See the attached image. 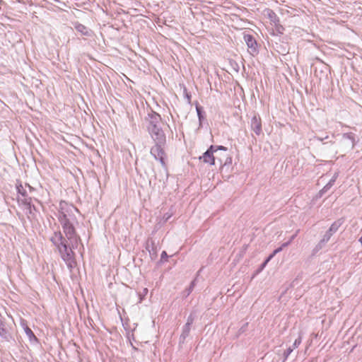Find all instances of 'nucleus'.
<instances>
[{
	"mask_svg": "<svg viewBox=\"0 0 362 362\" xmlns=\"http://www.w3.org/2000/svg\"><path fill=\"white\" fill-rule=\"evenodd\" d=\"M78 210L73 205L66 202L59 203L58 219L62 225L65 237L61 231H55L50 238V241L54 245L69 269L76 265L74 250L77 248L81 242L80 236L76 233L75 226L78 224L75 216Z\"/></svg>",
	"mask_w": 362,
	"mask_h": 362,
	"instance_id": "f257e3e1",
	"label": "nucleus"
},
{
	"mask_svg": "<svg viewBox=\"0 0 362 362\" xmlns=\"http://www.w3.org/2000/svg\"><path fill=\"white\" fill-rule=\"evenodd\" d=\"M161 119V116L154 111L148 113L146 117L148 122L147 130L153 141H158L159 143H162L166 139V136L160 125Z\"/></svg>",
	"mask_w": 362,
	"mask_h": 362,
	"instance_id": "f03ea898",
	"label": "nucleus"
},
{
	"mask_svg": "<svg viewBox=\"0 0 362 362\" xmlns=\"http://www.w3.org/2000/svg\"><path fill=\"white\" fill-rule=\"evenodd\" d=\"M16 190L18 194V202L23 204L29 213H31L32 208L35 209V206L32 204V199L28 196L21 182H17Z\"/></svg>",
	"mask_w": 362,
	"mask_h": 362,
	"instance_id": "7ed1b4c3",
	"label": "nucleus"
},
{
	"mask_svg": "<svg viewBox=\"0 0 362 362\" xmlns=\"http://www.w3.org/2000/svg\"><path fill=\"white\" fill-rule=\"evenodd\" d=\"M154 143L155 145L151 148V154L156 160H158L162 165H165V153L164 151V146L166 144V139H165L162 143H159L158 141H154Z\"/></svg>",
	"mask_w": 362,
	"mask_h": 362,
	"instance_id": "20e7f679",
	"label": "nucleus"
},
{
	"mask_svg": "<svg viewBox=\"0 0 362 362\" xmlns=\"http://www.w3.org/2000/svg\"><path fill=\"white\" fill-rule=\"evenodd\" d=\"M344 221L342 219H338L335 221L326 231L325 234L322 237V242H328L331 237L337 233L339 227L343 224Z\"/></svg>",
	"mask_w": 362,
	"mask_h": 362,
	"instance_id": "39448f33",
	"label": "nucleus"
},
{
	"mask_svg": "<svg viewBox=\"0 0 362 362\" xmlns=\"http://www.w3.org/2000/svg\"><path fill=\"white\" fill-rule=\"evenodd\" d=\"M214 145H211L203 155L199 157V160H202L204 163H207L211 165H215V160L218 158V157L214 155Z\"/></svg>",
	"mask_w": 362,
	"mask_h": 362,
	"instance_id": "423d86ee",
	"label": "nucleus"
},
{
	"mask_svg": "<svg viewBox=\"0 0 362 362\" xmlns=\"http://www.w3.org/2000/svg\"><path fill=\"white\" fill-rule=\"evenodd\" d=\"M244 40L248 47V51L252 55L258 53L257 43L255 37L250 34L244 35Z\"/></svg>",
	"mask_w": 362,
	"mask_h": 362,
	"instance_id": "0eeeda50",
	"label": "nucleus"
},
{
	"mask_svg": "<svg viewBox=\"0 0 362 362\" xmlns=\"http://www.w3.org/2000/svg\"><path fill=\"white\" fill-rule=\"evenodd\" d=\"M250 127L252 130L257 134L259 135L262 133V120L258 115H254L251 119Z\"/></svg>",
	"mask_w": 362,
	"mask_h": 362,
	"instance_id": "6e6552de",
	"label": "nucleus"
},
{
	"mask_svg": "<svg viewBox=\"0 0 362 362\" xmlns=\"http://www.w3.org/2000/svg\"><path fill=\"white\" fill-rule=\"evenodd\" d=\"M342 144L346 145L350 149H353L356 146V135L352 132L344 133L342 134Z\"/></svg>",
	"mask_w": 362,
	"mask_h": 362,
	"instance_id": "1a4fd4ad",
	"label": "nucleus"
},
{
	"mask_svg": "<svg viewBox=\"0 0 362 362\" xmlns=\"http://www.w3.org/2000/svg\"><path fill=\"white\" fill-rule=\"evenodd\" d=\"M72 25H74V28L76 30L77 32L80 33L82 35L86 36V37H92L93 35V32L92 30L86 27V25L80 23L78 21L72 23Z\"/></svg>",
	"mask_w": 362,
	"mask_h": 362,
	"instance_id": "9d476101",
	"label": "nucleus"
},
{
	"mask_svg": "<svg viewBox=\"0 0 362 362\" xmlns=\"http://www.w3.org/2000/svg\"><path fill=\"white\" fill-rule=\"evenodd\" d=\"M146 250L149 252L151 259L157 256V248L154 240L148 238L146 243Z\"/></svg>",
	"mask_w": 362,
	"mask_h": 362,
	"instance_id": "9b49d317",
	"label": "nucleus"
},
{
	"mask_svg": "<svg viewBox=\"0 0 362 362\" xmlns=\"http://www.w3.org/2000/svg\"><path fill=\"white\" fill-rule=\"evenodd\" d=\"M339 176V173L336 172L331 180L326 184L324 187L319 192V197H321L325 194L328 190L331 189V187L334 185L336 180Z\"/></svg>",
	"mask_w": 362,
	"mask_h": 362,
	"instance_id": "f8f14e48",
	"label": "nucleus"
},
{
	"mask_svg": "<svg viewBox=\"0 0 362 362\" xmlns=\"http://www.w3.org/2000/svg\"><path fill=\"white\" fill-rule=\"evenodd\" d=\"M191 329V326L185 325L182 327V332L180 337V342L183 343L185 339L189 336Z\"/></svg>",
	"mask_w": 362,
	"mask_h": 362,
	"instance_id": "ddd939ff",
	"label": "nucleus"
},
{
	"mask_svg": "<svg viewBox=\"0 0 362 362\" xmlns=\"http://www.w3.org/2000/svg\"><path fill=\"white\" fill-rule=\"evenodd\" d=\"M0 337L6 341H8L11 337L8 330L3 322L0 325Z\"/></svg>",
	"mask_w": 362,
	"mask_h": 362,
	"instance_id": "4468645a",
	"label": "nucleus"
},
{
	"mask_svg": "<svg viewBox=\"0 0 362 362\" xmlns=\"http://www.w3.org/2000/svg\"><path fill=\"white\" fill-rule=\"evenodd\" d=\"M224 157V160L221 158H217L218 161L220 163V165L222 167L230 165L232 164V158L229 156L228 154L225 155Z\"/></svg>",
	"mask_w": 362,
	"mask_h": 362,
	"instance_id": "2eb2a0df",
	"label": "nucleus"
},
{
	"mask_svg": "<svg viewBox=\"0 0 362 362\" xmlns=\"http://www.w3.org/2000/svg\"><path fill=\"white\" fill-rule=\"evenodd\" d=\"M196 111L197 113V117L199 121V124L202 125V121L204 119L205 114L203 111V108L201 106L197 105L196 106Z\"/></svg>",
	"mask_w": 362,
	"mask_h": 362,
	"instance_id": "dca6fc26",
	"label": "nucleus"
},
{
	"mask_svg": "<svg viewBox=\"0 0 362 362\" xmlns=\"http://www.w3.org/2000/svg\"><path fill=\"white\" fill-rule=\"evenodd\" d=\"M327 244V242H322V239H321L319 243L315 245L314 249L313 250V254L315 255L320 250H322L325 245Z\"/></svg>",
	"mask_w": 362,
	"mask_h": 362,
	"instance_id": "f3484780",
	"label": "nucleus"
},
{
	"mask_svg": "<svg viewBox=\"0 0 362 362\" xmlns=\"http://www.w3.org/2000/svg\"><path fill=\"white\" fill-rule=\"evenodd\" d=\"M267 15L271 21L275 23L276 21H279L276 14L272 9L267 10Z\"/></svg>",
	"mask_w": 362,
	"mask_h": 362,
	"instance_id": "a211bd4d",
	"label": "nucleus"
},
{
	"mask_svg": "<svg viewBox=\"0 0 362 362\" xmlns=\"http://www.w3.org/2000/svg\"><path fill=\"white\" fill-rule=\"evenodd\" d=\"M25 332L26 335L28 337V338L30 339V340H32L33 339H34L35 340H37V338L35 336L33 332L28 327H25Z\"/></svg>",
	"mask_w": 362,
	"mask_h": 362,
	"instance_id": "6ab92c4d",
	"label": "nucleus"
},
{
	"mask_svg": "<svg viewBox=\"0 0 362 362\" xmlns=\"http://www.w3.org/2000/svg\"><path fill=\"white\" fill-rule=\"evenodd\" d=\"M300 230L298 229L296 233L289 238V240L287 242H285L283 243V247H288L292 241L296 238V237L298 235Z\"/></svg>",
	"mask_w": 362,
	"mask_h": 362,
	"instance_id": "aec40b11",
	"label": "nucleus"
},
{
	"mask_svg": "<svg viewBox=\"0 0 362 362\" xmlns=\"http://www.w3.org/2000/svg\"><path fill=\"white\" fill-rule=\"evenodd\" d=\"M148 290L147 288H144L142 291L139 292L138 293L139 298V303H141L142 300L144 299L146 296L148 294Z\"/></svg>",
	"mask_w": 362,
	"mask_h": 362,
	"instance_id": "412c9836",
	"label": "nucleus"
},
{
	"mask_svg": "<svg viewBox=\"0 0 362 362\" xmlns=\"http://www.w3.org/2000/svg\"><path fill=\"white\" fill-rule=\"evenodd\" d=\"M194 286H195V280L192 281L190 283V285L189 286V287L186 289V291H185L186 296H188L192 293V291H193V289L194 288Z\"/></svg>",
	"mask_w": 362,
	"mask_h": 362,
	"instance_id": "4be33fe9",
	"label": "nucleus"
},
{
	"mask_svg": "<svg viewBox=\"0 0 362 362\" xmlns=\"http://www.w3.org/2000/svg\"><path fill=\"white\" fill-rule=\"evenodd\" d=\"M301 342H302V336L300 334L298 337L294 341L291 348H293V349H294L298 347V346L301 344Z\"/></svg>",
	"mask_w": 362,
	"mask_h": 362,
	"instance_id": "5701e85b",
	"label": "nucleus"
},
{
	"mask_svg": "<svg viewBox=\"0 0 362 362\" xmlns=\"http://www.w3.org/2000/svg\"><path fill=\"white\" fill-rule=\"evenodd\" d=\"M195 315L194 313H190L189 315L187 317L186 325H192L194 321Z\"/></svg>",
	"mask_w": 362,
	"mask_h": 362,
	"instance_id": "b1692460",
	"label": "nucleus"
},
{
	"mask_svg": "<svg viewBox=\"0 0 362 362\" xmlns=\"http://www.w3.org/2000/svg\"><path fill=\"white\" fill-rule=\"evenodd\" d=\"M293 351V348L291 347H288L284 353V360L282 362H285L288 357L289 356V355L292 353V351Z\"/></svg>",
	"mask_w": 362,
	"mask_h": 362,
	"instance_id": "393cba45",
	"label": "nucleus"
},
{
	"mask_svg": "<svg viewBox=\"0 0 362 362\" xmlns=\"http://www.w3.org/2000/svg\"><path fill=\"white\" fill-rule=\"evenodd\" d=\"M247 325H248V323L247 322H245L244 323L241 327L238 330V334L237 337H238L239 335H240L241 334H243V332H245L247 329Z\"/></svg>",
	"mask_w": 362,
	"mask_h": 362,
	"instance_id": "a878e982",
	"label": "nucleus"
},
{
	"mask_svg": "<svg viewBox=\"0 0 362 362\" xmlns=\"http://www.w3.org/2000/svg\"><path fill=\"white\" fill-rule=\"evenodd\" d=\"M214 153H216L218 150H222L224 151H227V150H228L227 148L223 146H214Z\"/></svg>",
	"mask_w": 362,
	"mask_h": 362,
	"instance_id": "bb28decb",
	"label": "nucleus"
},
{
	"mask_svg": "<svg viewBox=\"0 0 362 362\" xmlns=\"http://www.w3.org/2000/svg\"><path fill=\"white\" fill-rule=\"evenodd\" d=\"M168 258V255L165 251H163L160 255V261H166Z\"/></svg>",
	"mask_w": 362,
	"mask_h": 362,
	"instance_id": "cd10ccee",
	"label": "nucleus"
},
{
	"mask_svg": "<svg viewBox=\"0 0 362 362\" xmlns=\"http://www.w3.org/2000/svg\"><path fill=\"white\" fill-rule=\"evenodd\" d=\"M315 139L322 142L324 140L329 139V136L325 137L315 136Z\"/></svg>",
	"mask_w": 362,
	"mask_h": 362,
	"instance_id": "c85d7f7f",
	"label": "nucleus"
},
{
	"mask_svg": "<svg viewBox=\"0 0 362 362\" xmlns=\"http://www.w3.org/2000/svg\"><path fill=\"white\" fill-rule=\"evenodd\" d=\"M284 247H283V244H282L280 247H279L278 248L275 249L274 250L278 254L279 252H281Z\"/></svg>",
	"mask_w": 362,
	"mask_h": 362,
	"instance_id": "c756f323",
	"label": "nucleus"
},
{
	"mask_svg": "<svg viewBox=\"0 0 362 362\" xmlns=\"http://www.w3.org/2000/svg\"><path fill=\"white\" fill-rule=\"evenodd\" d=\"M268 262H269L267 259H265L264 262L262 264L261 268H264L267 264Z\"/></svg>",
	"mask_w": 362,
	"mask_h": 362,
	"instance_id": "7c9ffc66",
	"label": "nucleus"
},
{
	"mask_svg": "<svg viewBox=\"0 0 362 362\" xmlns=\"http://www.w3.org/2000/svg\"><path fill=\"white\" fill-rule=\"evenodd\" d=\"M274 256H273L272 254H270L267 258L266 259L268 262H269Z\"/></svg>",
	"mask_w": 362,
	"mask_h": 362,
	"instance_id": "2f4dec72",
	"label": "nucleus"
},
{
	"mask_svg": "<svg viewBox=\"0 0 362 362\" xmlns=\"http://www.w3.org/2000/svg\"><path fill=\"white\" fill-rule=\"evenodd\" d=\"M22 362H33V361H30L27 358H24L23 361Z\"/></svg>",
	"mask_w": 362,
	"mask_h": 362,
	"instance_id": "473e14b6",
	"label": "nucleus"
},
{
	"mask_svg": "<svg viewBox=\"0 0 362 362\" xmlns=\"http://www.w3.org/2000/svg\"><path fill=\"white\" fill-rule=\"evenodd\" d=\"M328 143H330L331 144H334V141H332V140H330L329 141H328V142H325V143H323V144H328Z\"/></svg>",
	"mask_w": 362,
	"mask_h": 362,
	"instance_id": "72a5a7b5",
	"label": "nucleus"
},
{
	"mask_svg": "<svg viewBox=\"0 0 362 362\" xmlns=\"http://www.w3.org/2000/svg\"><path fill=\"white\" fill-rule=\"evenodd\" d=\"M276 254H277V253L275 252V250H274V251L272 252V255L273 256H275Z\"/></svg>",
	"mask_w": 362,
	"mask_h": 362,
	"instance_id": "f704fd0d",
	"label": "nucleus"
},
{
	"mask_svg": "<svg viewBox=\"0 0 362 362\" xmlns=\"http://www.w3.org/2000/svg\"><path fill=\"white\" fill-rule=\"evenodd\" d=\"M26 185L29 187L30 191L33 189V188L32 187H30L29 185Z\"/></svg>",
	"mask_w": 362,
	"mask_h": 362,
	"instance_id": "c9c22d12",
	"label": "nucleus"
},
{
	"mask_svg": "<svg viewBox=\"0 0 362 362\" xmlns=\"http://www.w3.org/2000/svg\"><path fill=\"white\" fill-rule=\"evenodd\" d=\"M359 242L361 243V244L362 245V236L359 238Z\"/></svg>",
	"mask_w": 362,
	"mask_h": 362,
	"instance_id": "e433bc0d",
	"label": "nucleus"
},
{
	"mask_svg": "<svg viewBox=\"0 0 362 362\" xmlns=\"http://www.w3.org/2000/svg\"><path fill=\"white\" fill-rule=\"evenodd\" d=\"M186 95H187V98H188V100H189L191 96L189 95H188V94H187Z\"/></svg>",
	"mask_w": 362,
	"mask_h": 362,
	"instance_id": "4c0bfd02",
	"label": "nucleus"
},
{
	"mask_svg": "<svg viewBox=\"0 0 362 362\" xmlns=\"http://www.w3.org/2000/svg\"><path fill=\"white\" fill-rule=\"evenodd\" d=\"M132 346L134 349L136 350V348L135 346H133V344H132Z\"/></svg>",
	"mask_w": 362,
	"mask_h": 362,
	"instance_id": "58836bf2",
	"label": "nucleus"
},
{
	"mask_svg": "<svg viewBox=\"0 0 362 362\" xmlns=\"http://www.w3.org/2000/svg\"><path fill=\"white\" fill-rule=\"evenodd\" d=\"M2 323V322L0 320V325Z\"/></svg>",
	"mask_w": 362,
	"mask_h": 362,
	"instance_id": "ea45409f",
	"label": "nucleus"
}]
</instances>
